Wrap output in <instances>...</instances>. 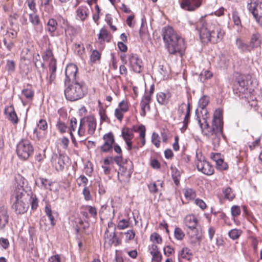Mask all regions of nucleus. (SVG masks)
I'll list each match as a JSON object with an SVG mask.
<instances>
[{"label":"nucleus","instance_id":"obj_39","mask_svg":"<svg viewBox=\"0 0 262 262\" xmlns=\"http://www.w3.org/2000/svg\"><path fill=\"white\" fill-rule=\"evenodd\" d=\"M241 233V230L234 229L231 230L229 232L228 235L229 237L232 239H236L239 237Z\"/></svg>","mask_w":262,"mask_h":262},{"label":"nucleus","instance_id":"obj_24","mask_svg":"<svg viewBox=\"0 0 262 262\" xmlns=\"http://www.w3.org/2000/svg\"><path fill=\"white\" fill-rule=\"evenodd\" d=\"M5 113L8 115V119L12 123L16 124L18 122V118L13 106H11L6 108Z\"/></svg>","mask_w":262,"mask_h":262},{"label":"nucleus","instance_id":"obj_17","mask_svg":"<svg viewBox=\"0 0 262 262\" xmlns=\"http://www.w3.org/2000/svg\"><path fill=\"white\" fill-rule=\"evenodd\" d=\"M201 4V0H182L181 7L186 10L191 11L198 8Z\"/></svg>","mask_w":262,"mask_h":262},{"label":"nucleus","instance_id":"obj_14","mask_svg":"<svg viewBox=\"0 0 262 262\" xmlns=\"http://www.w3.org/2000/svg\"><path fill=\"white\" fill-rule=\"evenodd\" d=\"M129 63L133 70L140 73L143 70V64L142 60L140 59L137 54H132L129 57Z\"/></svg>","mask_w":262,"mask_h":262},{"label":"nucleus","instance_id":"obj_22","mask_svg":"<svg viewBox=\"0 0 262 262\" xmlns=\"http://www.w3.org/2000/svg\"><path fill=\"white\" fill-rule=\"evenodd\" d=\"M235 45L242 53H250L251 52L249 44L245 42L241 38H236Z\"/></svg>","mask_w":262,"mask_h":262},{"label":"nucleus","instance_id":"obj_40","mask_svg":"<svg viewBox=\"0 0 262 262\" xmlns=\"http://www.w3.org/2000/svg\"><path fill=\"white\" fill-rule=\"evenodd\" d=\"M174 234L175 237L178 240H182L185 237V233L179 227H176L174 229Z\"/></svg>","mask_w":262,"mask_h":262},{"label":"nucleus","instance_id":"obj_45","mask_svg":"<svg viewBox=\"0 0 262 262\" xmlns=\"http://www.w3.org/2000/svg\"><path fill=\"white\" fill-rule=\"evenodd\" d=\"M30 202L32 209H36L38 207V200L35 195L32 194L30 197Z\"/></svg>","mask_w":262,"mask_h":262},{"label":"nucleus","instance_id":"obj_5","mask_svg":"<svg viewBox=\"0 0 262 262\" xmlns=\"http://www.w3.org/2000/svg\"><path fill=\"white\" fill-rule=\"evenodd\" d=\"M66 99L71 101H75L82 98L85 95L84 87L83 82L75 81L72 82L64 90Z\"/></svg>","mask_w":262,"mask_h":262},{"label":"nucleus","instance_id":"obj_30","mask_svg":"<svg viewBox=\"0 0 262 262\" xmlns=\"http://www.w3.org/2000/svg\"><path fill=\"white\" fill-rule=\"evenodd\" d=\"M45 211L50 221L51 226L53 227L55 225V221L54 217L52 214L51 207L49 204H46L45 208Z\"/></svg>","mask_w":262,"mask_h":262},{"label":"nucleus","instance_id":"obj_13","mask_svg":"<svg viewBox=\"0 0 262 262\" xmlns=\"http://www.w3.org/2000/svg\"><path fill=\"white\" fill-rule=\"evenodd\" d=\"M248 81L244 76H239L236 78L233 86V91L236 94H244L248 89Z\"/></svg>","mask_w":262,"mask_h":262},{"label":"nucleus","instance_id":"obj_41","mask_svg":"<svg viewBox=\"0 0 262 262\" xmlns=\"http://www.w3.org/2000/svg\"><path fill=\"white\" fill-rule=\"evenodd\" d=\"M225 198L229 200H232L235 197L234 194L233 193L232 189L229 188H226L223 191Z\"/></svg>","mask_w":262,"mask_h":262},{"label":"nucleus","instance_id":"obj_47","mask_svg":"<svg viewBox=\"0 0 262 262\" xmlns=\"http://www.w3.org/2000/svg\"><path fill=\"white\" fill-rule=\"evenodd\" d=\"M216 167L220 170H226L228 168L227 163L224 162V160L220 158L216 163Z\"/></svg>","mask_w":262,"mask_h":262},{"label":"nucleus","instance_id":"obj_10","mask_svg":"<svg viewBox=\"0 0 262 262\" xmlns=\"http://www.w3.org/2000/svg\"><path fill=\"white\" fill-rule=\"evenodd\" d=\"M114 161L115 163L120 167L118 172V178L119 181L121 183H125L129 181V178L131 174V170L129 169L127 170V168L122 166L123 162V159L121 155L117 156L114 157Z\"/></svg>","mask_w":262,"mask_h":262},{"label":"nucleus","instance_id":"obj_52","mask_svg":"<svg viewBox=\"0 0 262 262\" xmlns=\"http://www.w3.org/2000/svg\"><path fill=\"white\" fill-rule=\"evenodd\" d=\"M77 120L75 118L73 117L71 118L70 121V126L69 128L70 130V133H73V132H74L76 130L77 128Z\"/></svg>","mask_w":262,"mask_h":262},{"label":"nucleus","instance_id":"obj_33","mask_svg":"<svg viewBox=\"0 0 262 262\" xmlns=\"http://www.w3.org/2000/svg\"><path fill=\"white\" fill-rule=\"evenodd\" d=\"M40 226L42 230L44 231L49 230L50 229V225L48 223L47 217L46 216H42L40 221Z\"/></svg>","mask_w":262,"mask_h":262},{"label":"nucleus","instance_id":"obj_31","mask_svg":"<svg viewBox=\"0 0 262 262\" xmlns=\"http://www.w3.org/2000/svg\"><path fill=\"white\" fill-rule=\"evenodd\" d=\"M192 255V253L190 252V250L187 248H183L179 254V258H183L186 260H189L191 258V256Z\"/></svg>","mask_w":262,"mask_h":262},{"label":"nucleus","instance_id":"obj_26","mask_svg":"<svg viewBox=\"0 0 262 262\" xmlns=\"http://www.w3.org/2000/svg\"><path fill=\"white\" fill-rule=\"evenodd\" d=\"M57 23L54 18H50L47 23V31L52 36H54V32L57 28Z\"/></svg>","mask_w":262,"mask_h":262},{"label":"nucleus","instance_id":"obj_48","mask_svg":"<svg viewBox=\"0 0 262 262\" xmlns=\"http://www.w3.org/2000/svg\"><path fill=\"white\" fill-rule=\"evenodd\" d=\"M23 94L26 98L31 99L34 95L33 91L30 89H24L22 91Z\"/></svg>","mask_w":262,"mask_h":262},{"label":"nucleus","instance_id":"obj_59","mask_svg":"<svg viewBox=\"0 0 262 262\" xmlns=\"http://www.w3.org/2000/svg\"><path fill=\"white\" fill-rule=\"evenodd\" d=\"M195 204L202 210H204L207 207L206 203L200 199H196L195 200Z\"/></svg>","mask_w":262,"mask_h":262},{"label":"nucleus","instance_id":"obj_20","mask_svg":"<svg viewBox=\"0 0 262 262\" xmlns=\"http://www.w3.org/2000/svg\"><path fill=\"white\" fill-rule=\"evenodd\" d=\"M49 69L50 75L47 77V80L48 84H51L54 82L56 77V60H52L51 62H49Z\"/></svg>","mask_w":262,"mask_h":262},{"label":"nucleus","instance_id":"obj_35","mask_svg":"<svg viewBox=\"0 0 262 262\" xmlns=\"http://www.w3.org/2000/svg\"><path fill=\"white\" fill-rule=\"evenodd\" d=\"M29 20L34 26L38 25L40 23L38 15H36L35 12L29 14Z\"/></svg>","mask_w":262,"mask_h":262},{"label":"nucleus","instance_id":"obj_4","mask_svg":"<svg viewBox=\"0 0 262 262\" xmlns=\"http://www.w3.org/2000/svg\"><path fill=\"white\" fill-rule=\"evenodd\" d=\"M96 127V120L94 116H90L81 119L77 134L81 141L86 139L87 135H93Z\"/></svg>","mask_w":262,"mask_h":262},{"label":"nucleus","instance_id":"obj_53","mask_svg":"<svg viewBox=\"0 0 262 262\" xmlns=\"http://www.w3.org/2000/svg\"><path fill=\"white\" fill-rule=\"evenodd\" d=\"M122 112L126 113L128 110V106L126 102L122 101L119 103L118 108Z\"/></svg>","mask_w":262,"mask_h":262},{"label":"nucleus","instance_id":"obj_51","mask_svg":"<svg viewBox=\"0 0 262 262\" xmlns=\"http://www.w3.org/2000/svg\"><path fill=\"white\" fill-rule=\"evenodd\" d=\"M15 64L13 60H7L6 63V69L9 72H14L15 70Z\"/></svg>","mask_w":262,"mask_h":262},{"label":"nucleus","instance_id":"obj_9","mask_svg":"<svg viewBox=\"0 0 262 262\" xmlns=\"http://www.w3.org/2000/svg\"><path fill=\"white\" fill-rule=\"evenodd\" d=\"M33 147L28 140H21L17 145L16 152L22 159H27L33 153Z\"/></svg>","mask_w":262,"mask_h":262},{"label":"nucleus","instance_id":"obj_15","mask_svg":"<svg viewBox=\"0 0 262 262\" xmlns=\"http://www.w3.org/2000/svg\"><path fill=\"white\" fill-rule=\"evenodd\" d=\"M64 157L61 155L54 154L52 155L51 162L52 166L57 171H62L64 167Z\"/></svg>","mask_w":262,"mask_h":262},{"label":"nucleus","instance_id":"obj_19","mask_svg":"<svg viewBox=\"0 0 262 262\" xmlns=\"http://www.w3.org/2000/svg\"><path fill=\"white\" fill-rule=\"evenodd\" d=\"M151 101V97L148 94H145L142 98L141 102V115L144 117L146 115V111H149L150 110L149 103Z\"/></svg>","mask_w":262,"mask_h":262},{"label":"nucleus","instance_id":"obj_1","mask_svg":"<svg viewBox=\"0 0 262 262\" xmlns=\"http://www.w3.org/2000/svg\"><path fill=\"white\" fill-rule=\"evenodd\" d=\"M195 114L197 116L196 120L203 135L212 140L214 148L218 147L223 128L222 111L220 110H215L211 127L209 126L207 122L209 116L207 110H203V111L199 112V110L196 109Z\"/></svg>","mask_w":262,"mask_h":262},{"label":"nucleus","instance_id":"obj_43","mask_svg":"<svg viewBox=\"0 0 262 262\" xmlns=\"http://www.w3.org/2000/svg\"><path fill=\"white\" fill-rule=\"evenodd\" d=\"M232 19L235 25L239 26L241 25V21L238 13L234 10L232 12Z\"/></svg>","mask_w":262,"mask_h":262},{"label":"nucleus","instance_id":"obj_37","mask_svg":"<svg viewBox=\"0 0 262 262\" xmlns=\"http://www.w3.org/2000/svg\"><path fill=\"white\" fill-rule=\"evenodd\" d=\"M184 195L187 200H191L195 197V192L192 189H186L184 192Z\"/></svg>","mask_w":262,"mask_h":262},{"label":"nucleus","instance_id":"obj_2","mask_svg":"<svg viewBox=\"0 0 262 262\" xmlns=\"http://www.w3.org/2000/svg\"><path fill=\"white\" fill-rule=\"evenodd\" d=\"M162 36L168 52L171 54L179 53L182 56L185 49L184 40L170 26L162 29Z\"/></svg>","mask_w":262,"mask_h":262},{"label":"nucleus","instance_id":"obj_28","mask_svg":"<svg viewBox=\"0 0 262 262\" xmlns=\"http://www.w3.org/2000/svg\"><path fill=\"white\" fill-rule=\"evenodd\" d=\"M122 136L125 142L131 141L134 137V134L132 130L129 128H123L122 129Z\"/></svg>","mask_w":262,"mask_h":262},{"label":"nucleus","instance_id":"obj_3","mask_svg":"<svg viewBox=\"0 0 262 262\" xmlns=\"http://www.w3.org/2000/svg\"><path fill=\"white\" fill-rule=\"evenodd\" d=\"M197 27H200V37L204 42L210 41L213 43H217L222 39L224 34V31L217 23L202 20L198 24Z\"/></svg>","mask_w":262,"mask_h":262},{"label":"nucleus","instance_id":"obj_64","mask_svg":"<svg viewBox=\"0 0 262 262\" xmlns=\"http://www.w3.org/2000/svg\"><path fill=\"white\" fill-rule=\"evenodd\" d=\"M48 262H61L60 255L59 254H56L50 257L48 259Z\"/></svg>","mask_w":262,"mask_h":262},{"label":"nucleus","instance_id":"obj_8","mask_svg":"<svg viewBox=\"0 0 262 262\" xmlns=\"http://www.w3.org/2000/svg\"><path fill=\"white\" fill-rule=\"evenodd\" d=\"M247 8L257 24L262 28V0H249Z\"/></svg>","mask_w":262,"mask_h":262},{"label":"nucleus","instance_id":"obj_50","mask_svg":"<svg viewBox=\"0 0 262 262\" xmlns=\"http://www.w3.org/2000/svg\"><path fill=\"white\" fill-rule=\"evenodd\" d=\"M151 142L156 147L160 146V140H159V135L158 134L154 132L152 134Z\"/></svg>","mask_w":262,"mask_h":262},{"label":"nucleus","instance_id":"obj_7","mask_svg":"<svg viewBox=\"0 0 262 262\" xmlns=\"http://www.w3.org/2000/svg\"><path fill=\"white\" fill-rule=\"evenodd\" d=\"M185 226L187 228V234L190 238L192 243H196L201 241V237L198 235L199 230L196 228L198 225L197 218L192 214L187 215L184 220Z\"/></svg>","mask_w":262,"mask_h":262},{"label":"nucleus","instance_id":"obj_23","mask_svg":"<svg viewBox=\"0 0 262 262\" xmlns=\"http://www.w3.org/2000/svg\"><path fill=\"white\" fill-rule=\"evenodd\" d=\"M104 239V245L107 244L108 246H112L113 244H115L117 240L114 231L110 233L108 229H107L105 232Z\"/></svg>","mask_w":262,"mask_h":262},{"label":"nucleus","instance_id":"obj_61","mask_svg":"<svg viewBox=\"0 0 262 262\" xmlns=\"http://www.w3.org/2000/svg\"><path fill=\"white\" fill-rule=\"evenodd\" d=\"M124 113H125L124 112L121 111V110L118 108L115 111V116L119 121H122L123 118Z\"/></svg>","mask_w":262,"mask_h":262},{"label":"nucleus","instance_id":"obj_38","mask_svg":"<svg viewBox=\"0 0 262 262\" xmlns=\"http://www.w3.org/2000/svg\"><path fill=\"white\" fill-rule=\"evenodd\" d=\"M42 58L44 60H50V62H51L52 60H56V59L53 57L52 51L50 49L47 50L42 55Z\"/></svg>","mask_w":262,"mask_h":262},{"label":"nucleus","instance_id":"obj_44","mask_svg":"<svg viewBox=\"0 0 262 262\" xmlns=\"http://www.w3.org/2000/svg\"><path fill=\"white\" fill-rule=\"evenodd\" d=\"M231 212L232 216L233 217H236L240 215L241 210V208L238 206L234 205L231 208Z\"/></svg>","mask_w":262,"mask_h":262},{"label":"nucleus","instance_id":"obj_27","mask_svg":"<svg viewBox=\"0 0 262 262\" xmlns=\"http://www.w3.org/2000/svg\"><path fill=\"white\" fill-rule=\"evenodd\" d=\"M169 97L170 95L168 93L159 92L157 95V101L161 105L166 104L168 102Z\"/></svg>","mask_w":262,"mask_h":262},{"label":"nucleus","instance_id":"obj_62","mask_svg":"<svg viewBox=\"0 0 262 262\" xmlns=\"http://www.w3.org/2000/svg\"><path fill=\"white\" fill-rule=\"evenodd\" d=\"M78 180L79 182H78V184L79 186H80L82 184H83L84 187L86 186L88 180V179L83 175H81L78 179Z\"/></svg>","mask_w":262,"mask_h":262},{"label":"nucleus","instance_id":"obj_12","mask_svg":"<svg viewBox=\"0 0 262 262\" xmlns=\"http://www.w3.org/2000/svg\"><path fill=\"white\" fill-rule=\"evenodd\" d=\"M77 72L78 68L75 64L71 63L67 66L65 71L66 78L64 83L66 85L69 84L70 82H74L75 81H78L77 78Z\"/></svg>","mask_w":262,"mask_h":262},{"label":"nucleus","instance_id":"obj_16","mask_svg":"<svg viewBox=\"0 0 262 262\" xmlns=\"http://www.w3.org/2000/svg\"><path fill=\"white\" fill-rule=\"evenodd\" d=\"M104 144L101 146L100 149L103 152H107L112 148V145L115 142L113 133H109L103 136Z\"/></svg>","mask_w":262,"mask_h":262},{"label":"nucleus","instance_id":"obj_18","mask_svg":"<svg viewBox=\"0 0 262 262\" xmlns=\"http://www.w3.org/2000/svg\"><path fill=\"white\" fill-rule=\"evenodd\" d=\"M260 37V34L257 32H255L250 36L248 44L251 51L260 47L261 44Z\"/></svg>","mask_w":262,"mask_h":262},{"label":"nucleus","instance_id":"obj_58","mask_svg":"<svg viewBox=\"0 0 262 262\" xmlns=\"http://www.w3.org/2000/svg\"><path fill=\"white\" fill-rule=\"evenodd\" d=\"M82 193L85 200L89 201L91 199V195L90 194L89 189L88 187H84L82 191Z\"/></svg>","mask_w":262,"mask_h":262},{"label":"nucleus","instance_id":"obj_46","mask_svg":"<svg viewBox=\"0 0 262 262\" xmlns=\"http://www.w3.org/2000/svg\"><path fill=\"white\" fill-rule=\"evenodd\" d=\"M150 240L152 242L156 243L157 244H160L162 242V237L159 234L157 233H154L151 235Z\"/></svg>","mask_w":262,"mask_h":262},{"label":"nucleus","instance_id":"obj_60","mask_svg":"<svg viewBox=\"0 0 262 262\" xmlns=\"http://www.w3.org/2000/svg\"><path fill=\"white\" fill-rule=\"evenodd\" d=\"M164 253L167 256H169L174 253V249L169 246H167L163 249Z\"/></svg>","mask_w":262,"mask_h":262},{"label":"nucleus","instance_id":"obj_6","mask_svg":"<svg viewBox=\"0 0 262 262\" xmlns=\"http://www.w3.org/2000/svg\"><path fill=\"white\" fill-rule=\"evenodd\" d=\"M26 192L23 188H18L15 189L11 198L13 202L12 208L17 214L24 213L27 210L28 205L24 202L26 199L25 198Z\"/></svg>","mask_w":262,"mask_h":262},{"label":"nucleus","instance_id":"obj_55","mask_svg":"<svg viewBox=\"0 0 262 262\" xmlns=\"http://www.w3.org/2000/svg\"><path fill=\"white\" fill-rule=\"evenodd\" d=\"M39 181L41 183V187L44 189H48L51 184L47 179L44 178H39Z\"/></svg>","mask_w":262,"mask_h":262},{"label":"nucleus","instance_id":"obj_11","mask_svg":"<svg viewBox=\"0 0 262 262\" xmlns=\"http://www.w3.org/2000/svg\"><path fill=\"white\" fill-rule=\"evenodd\" d=\"M195 164L199 171H201L205 174L211 175L213 174L214 169L210 163L205 160L204 157L196 154Z\"/></svg>","mask_w":262,"mask_h":262},{"label":"nucleus","instance_id":"obj_21","mask_svg":"<svg viewBox=\"0 0 262 262\" xmlns=\"http://www.w3.org/2000/svg\"><path fill=\"white\" fill-rule=\"evenodd\" d=\"M9 222V215L7 208L3 206L0 207V230L3 229L8 224Z\"/></svg>","mask_w":262,"mask_h":262},{"label":"nucleus","instance_id":"obj_57","mask_svg":"<svg viewBox=\"0 0 262 262\" xmlns=\"http://www.w3.org/2000/svg\"><path fill=\"white\" fill-rule=\"evenodd\" d=\"M100 58V54L97 50H94L91 55V59L93 61H96Z\"/></svg>","mask_w":262,"mask_h":262},{"label":"nucleus","instance_id":"obj_34","mask_svg":"<svg viewBox=\"0 0 262 262\" xmlns=\"http://www.w3.org/2000/svg\"><path fill=\"white\" fill-rule=\"evenodd\" d=\"M56 126L58 130L61 134L66 133L68 129L67 125L60 119H58L57 121Z\"/></svg>","mask_w":262,"mask_h":262},{"label":"nucleus","instance_id":"obj_32","mask_svg":"<svg viewBox=\"0 0 262 262\" xmlns=\"http://www.w3.org/2000/svg\"><path fill=\"white\" fill-rule=\"evenodd\" d=\"M145 127L144 125H140L138 128V132L139 133L140 138L141 139V147L144 146L145 144Z\"/></svg>","mask_w":262,"mask_h":262},{"label":"nucleus","instance_id":"obj_49","mask_svg":"<svg viewBox=\"0 0 262 262\" xmlns=\"http://www.w3.org/2000/svg\"><path fill=\"white\" fill-rule=\"evenodd\" d=\"M162 183L160 181H158L157 183H153L149 185V189L151 192H157L158 191V185L162 187Z\"/></svg>","mask_w":262,"mask_h":262},{"label":"nucleus","instance_id":"obj_29","mask_svg":"<svg viewBox=\"0 0 262 262\" xmlns=\"http://www.w3.org/2000/svg\"><path fill=\"white\" fill-rule=\"evenodd\" d=\"M190 104H187V111L186 112L185 117L183 121V126L181 128V130L182 133H184L186 129L187 128L188 124L189 121L190 119Z\"/></svg>","mask_w":262,"mask_h":262},{"label":"nucleus","instance_id":"obj_63","mask_svg":"<svg viewBox=\"0 0 262 262\" xmlns=\"http://www.w3.org/2000/svg\"><path fill=\"white\" fill-rule=\"evenodd\" d=\"M152 256V259L155 262H161L162 256L160 252L155 253V254H153L151 255Z\"/></svg>","mask_w":262,"mask_h":262},{"label":"nucleus","instance_id":"obj_42","mask_svg":"<svg viewBox=\"0 0 262 262\" xmlns=\"http://www.w3.org/2000/svg\"><path fill=\"white\" fill-rule=\"evenodd\" d=\"M129 227V221L128 220L123 219L120 220L117 225L119 230H123Z\"/></svg>","mask_w":262,"mask_h":262},{"label":"nucleus","instance_id":"obj_54","mask_svg":"<svg viewBox=\"0 0 262 262\" xmlns=\"http://www.w3.org/2000/svg\"><path fill=\"white\" fill-rule=\"evenodd\" d=\"M37 126L40 129L46 130L48 128V123L44 119H40L37 123Z\"/></svg>","mask_w":262,"mask_h":262},{"label":"nucleus","instance_id":"obj_56","mask_svg":"<svg viewBox=\"0 0 262 262\" xmlns=\"http://www.w3.org/2000/svg\"><path fill=\"white\" fill-rule=\"evenodd\" d=\"M108 35V34L107 31L105 29H102L100 30V33L99 34V39H102L104 41L107 39Z\"/></svg>","mask_w":262,"mask_h":262},{"label":"nucleus","instance_id":"obj_36","mask_svg":"<svg viewBox=\"0 0 262 262\" xmlns=\"http://www.w3.org/2000/svg\"><path fill=\"white\" fill-rule=\"evenodd\" d=\"M77 17L81 20H85L87 17L86 9L79 8L77 10Z\"/></svg>","mask_w":262,"mask_h":262},{"label":"nucleus","instance_id":"obj_25","mask_svg":"<svg viewBox=\"0 0 262 262\" xmlns=\"http://www.w3.org/2000/svg\"><path fill=\"white\" fill-rule=\"evenodd\" d=\"M209 102L210 98L209 96L206 95L203 96L199 100L198 107L197 108L199 110V112L203 111V110H207L206 107Z\"/></svg>","mask_w":262,"mask_h":262}]
</instances>
